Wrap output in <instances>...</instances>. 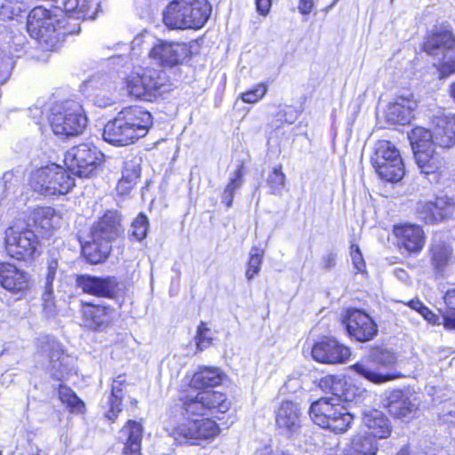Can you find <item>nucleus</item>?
Returning <instances> with one entry per match:
<instances>
[{"mask_svg":"<svg viewBox=\"0 0 455 455\" xmlns=\"http://www.w3.org/2000/svg\"><path fill=\"white\" fill-rule=\"evenodd\" d=\"M58 269V260L51 258L47 260V270L44 280V289H52Z\"/></svg>","mask_w":455,"mask_h":455,"instance_id":"obj_52","label":"nucleus"},{"mask_svg":"<svg viewBox=\"0 0 455 455\" xmlns=\"http://www.w3.org/2000/svg\"><path fill=\"white\" fill-rule=\"evenodd\" d=\"M37 245L38 239L35 232L24 226L14 224L5 231V248L12 258L30 259Z\"/></svg>","mask_w":455,"mask_h":455,"instance_id":"obj_14","label":"nucleus"},{"mask_svg":"<svg viewBox=\"0 0 455 455\" xmlns=\"http://www.w3.org/2000/svg\"><path fill=\"white\" fill-rule=\"evenodd\" d=\"M285 174L282 172V166H276L268 175L267 184L270 188V193L275 196H281L285 186Z\"/></svg>","mask_w":455,"mask_h":455,"instance_id":"obj_42","label":"nucleus"},{"mask_svg":"<svg viewBox=\"0 0 455 455\" xmlns=\"http://www.w3.org/2000/svg\"><path fill=\"white\" fill-rule=\"evenodd\" d=\"M361 412L363 421L369 429V433L365 434L367 436H371L374 439L389 436L391 433L390 423L383 412L375 409H363Z\"/></svg>","mask_w":455,"mask_h":455,"instance_id":"obj_28","label":"nucleus"},{"mask_svg":"<svg viewBox=\"0 0 455 455\" xmlns=\"http://www.w3.org/2000/svg\"><path fill=\"white\" fill-rule=\"evenodd\" d=\"M350 355L351 351L348 347L331 338H325L316 342L312 347V357L323 363H343Z\"/></svg>","mask_w":455,"mask_h":455,"instance_id":"obj_22","label":"nucleus"},{"mask_svg":"<svg viewBox=\"0 0 455 455\" xmlns=\"http://www.w3.org/2000/svg\"><path fill=\"white\" fill-rule=\"evenodd\" d=\"M25 12V4L18 0H4L0 5L3 19L12 20Z\"/></svg>","mask_w":455,"mask_h":455,"instance_id":"obj_44","label":"nucleus"},{"mask_svg":"<svg viewBox=\"0 0 455 455\" xmlns=\"http://www.w3.org/2000/svg\"><path fill=\"white\" fill-rule=\"evenodd\" d=\"M41 352L47 356V371L52 379L62 380L76 369V359L64 352L63 346L50 336L40 339Z\"/></svg>","mask_w":455,"mask_h":455,"instance_id":"obj_12","label":"nucleus"},{"mask_svg":"<svg viewBox=\"0 0 455 455\" xmlns=\"http://www.w3.org/2000/svg\"><path fill=\"white\" fill-rule=\"evenodd\" d=\"M351 259L355 268L358 272H363L365 270V262L363 254L359 246L356 244L351 245Z\"/></svg>","mask_w":455,"mask_h":455,"instance_id":"obj_53","label":"nucleus"},{"mask_svg":"<svg viewBox=\"0 0 455 455\" xmlns=\"http://www.w3.org/2000/svg\"><path fill=\"white\" fill-rule=\"evenodd\" d=\"M444 302L450 310L455 312V288L447 291L444 295Z\"/></svg>","mask_w":455,"mask_h":455,"instance_id":"obj_61","label":"nucleus"},{"mask_svg":"<svg viewBox=\"0 0 455 455\" xmlns=\"http://www.w3.org/2000/svg\"><path fill=\"white\" fill-rule=\"evenodd\" d=\"M417 217L426 224H434L449 219L455 212L453 198L442 195L432 200H419L415 205Z\"/></svg>","mask_w":455,"mask_h":455,"instance_id":"obj_16","label":"nucleus"},{"mask_svg":"<svg viewBox=\"0 0 455 455\" xmlns=\"http://www.w3.org/2000/svg\"><path fill=\"white\" fill-rule=\"evenodd\" d=\"M30 185L34 191L45 196L67 194L75 180L61 166L51 164L32 172Z\"/></svg>","mask_w":455,"mask_h":455,"instance_id":"obj_9","label":"nucleus"},{"mask_svg":"<svg viewBox=\"0 0 455 455\" xmlns=\"http://www.w3.org/2000/svg\"><path fill=\"white\" fill-rule=\"evenodd\" d=\"M218 424L211 419H195L182 423L173 429L172 435L180 443L199 444L202 440H212L218 435Z\"/></svg>","mask_w":455,"mask_h":455,"instance_id":"obj_15","label":"nucleus"},{"mask_svg":"<svg viewBox=\"0 0 455 455\" xmlns=\"http://www.w3.org/2000/svg\"><path fill=\"white\" fill-rule=\"evenodd\" d=\"M368 357L372 363L377 364L383 370L392 369L397 361V357L393 351L382 347H372Z\"/></svg>","mask_w":455,"mask_h":455,"instance_id":"obj_39","label":"nucleus"},{"mask_svg":"<svg viewBox=\"0 0 455 455\" xmlns=\"http://www.w3.org/2000/svg\"><path fill=\"white\" fill-rule=\"evenodd\" d=\"M140 177V166L136 159L125 161L122 171V177L119 180L116 189L119 194H128L136 185Z\"/></svg>","mask_w":455,"mask_h":455,"instance_id":"obj_35","label":"nucleus"},{"mask_svg":"<svg viewBox=\"0 0 455 455\" xmlns=\"http://www.w3.org/2000/svg\"><path fill=\"white\" fill-rule=\"evenodd\" d=\"M256 8L259 14L267 15L272 5V0H255Z\"/></svg>","mask_w":455,"mask_h":455,"instance_id":"obj_58","label":"nucleus"},{"mask_svg":"<svg viewBox=\"0 0 455 455\" xmlns=\"http://www.w3.org/2000/svg\"><path fill=\"white\" fill-rule=\"evenodd\" d=\"M152 124L151 114L140 107L124 108L107 123L103 129L105 141L124 147L144 137Z\"/></svg>","mask_w":455,"mask_h":455,"instance_id":"obj_2","label":"nucleus"},{"mask_svg":"<svg viewBox=\"0 0 455 455\" xmlns=\"http://www.w3.org/2000/svg\"><path fill=\"white\" fill-rule=\"evenodd\" d=\"M267 91V85L264 84H259L252 90L243 93L241 98L246 103H255L263 98Z\"/></svg>","mask_w":455,"mask_h":455,"instance_id":"obj_50","label":"nucleus"},{"mask_svg":"<svg viewBox=\"0 0 455 455\" xmlns=\"http://www.w3.org/2000/svg\"><path fill=\"white\" fill-rule=\"evenodd\" d=\"M378 451L376 440L363 434L355 435L347 455H376Z\"/></svg>","mask_w":455,"mask_h":455,"instance_id":"obj_38","label":"nucleus"},{"mask_svg":"<svg viewBox=\"0 0 455 455\" xmlns=\"http://www.w3.org/2000/svg\"><path fill=\"white\" fill-rule=\"evenodd\" d=\"M189 54V47L184 43L159 40L150 50L149 57L163 67L172 68L182 64Z\"/></svg>","mask_w":455,"mask_h":455,"instance_id":"obj_21","label":"nucleus"},{"mask_svg":"<svg viewBox=\"0 0 455 455\" xmlns=\"http://www.w3.org/2000/svg\"><path fill=\"white\" fill-rule=\"evenodd\" d=\"M27 30L46 50L52 51L66 35L78 33L79 24H69L60 8L35 7L28 15Z\"/></svg>","mask_w":455,"mask_h":455,"instance_id":"obj_1","label":"nucleus"},{"mask_svg":"<svg viewBox=\"0 0 455 455\" xmlns=\"http://www.w3.org/2000/svg\"><path fill=\"white\" fill-rule=\"evenodd\" d=\"M199 398L204 404L207 413L220 412L225 413L230 408V402L226 394L212 389L199 392Z\"/></svg>","mask_w":455,"mask_h":455,"instance_id":"obj_34","label":"nucleus"},{"mask_svg":"<svg viewBox=\"0 0 455 455\" xmlns=\"http://www.w3.org/2000/svg\"><path fill=\"white\" fill-rule=\"evenodd\" d=\"M11 76V63L3 62L0 67V84H4Z\"/></svg>","mask_w":455,"mask_h":455,"instance_id":"obj_60","label":"nucleus"},{"mask_svg":"<svg viewBox=\"0 0 455 455\" xmlns=\"http://www.w3.org/2000/svg\"><path fill=\"white\" fill-rule=\"evenodd\" d=\"M125 387V380L123 379L121 376H118L116 379L113 380L111 393L107 402L108 409L105 412V417L110 422H114L118 414L123 411L122 402Z\"/></svg>","mask_w":455,"mask_h":455,"instance_id":"obj_31","label":"nucleus"},{"mask_svg":"<svg viewBox=\"0 0 455 455\" xmlns=\"http://www.w3.org/2000/svg\"><path fill=\"white\" fill-rule=\"evenodd\" d=\"M74 393L75 392L68 387L64 386V385H60L59 398L63 403H66L70 399V397L73 395Z\"/></svg>","mask_w":455,"mask_h":455,"instance_id":"obj_59","label":"nucleus"},{"mask_svg":"<svg viewBox=\"0 0 455 455\" xmlns=\"http://www.w3.org/2000/svg\"><path fill=\"white\" fill-rule=\"evenodd\" d=\"M49 122L56 135L68 138L82 134L88 119L78 101L68 100L52 108Z\"/></svg>","mask_w":455,"mask_h":455,"instance_id":"obj_6","label":"nucleus"},{"mask_svg":"<svg viewBox=\"0 0 455 455\" xmlns=\"http://www.w3.org/2000/svg\"><path fill=\"white\" fill-rule=\"evenodd\" d=\"M263 251L259 247H252L250 251V259L245 273L248 281H251L260 271V266L263 259Z\"/></svg>","mask_w":455,"mask_h":455,"instance_id":"obj_43","label":"nucleus"},{"mask_svg":"<svg viewBox=\"0 0 455 455\" xmlns=\"http://www.w3.org/2000/svg\"><path fill=\"white\" fill-rule=\"evenodd\" d=\"M53 288L52 289H44V292L42 294V300L44 303V307L45 309L52 310L54 303H53Z\"/></svg>","mask_w":455,"mask_h":455,"instance_id":"obj_57","label":"nucleus"},{"mask_svg":"<svg viewBox=\"0 0 455 455\" xmlns=\"http://www.w3.org/2000/svg\"><path fill=\"white\" fill-rule=\"evenodd\" d=\"M223 373L219 368L204 367L196 371L191 379V386L196 389H205L221 384Z\"/></svg>","mask_w":455,"mask_h":455,"instance_id":"obj_36","label":"nucleus"},{"mask_svg":"<svg viewBox=\"0 0 455 455\" xmlns=\"http://www.w3.org/2000/svg\"><path fill=\"white\" fill-rule=\"evenodd\" d=\"M103 156L104 155L96 146L82 143L71 148L65 154L64 162L73 175L89 178L96 171Z\"/></svg>","mask_w":455,"mask_h":455,"instance_id":"obj_11","label":"nucleus"},{"mask_svg":"<svg viewBox=\"0 0 455 455\" xmlns=\"http://www.w3.org/2000/svg\"><path fill=\"white\" fill-rule=\"evenodd\" d=\"M352 370L365 379L374 383L381 384L387 381L400 378L401 374L390 373L380 370L372 369L369 364L357 363L352 366Z\"/></svg>","mask_w":455,"mask_h":455,"instance_id":"obj_37","label":"nucleus"},{"mask_svg":"<svg viewBox=\"0 0 455 455\" xmlns=\"http://www.w3.org/2000/svg\"><path fill=\"white\" fill-rule=\"evenodd\" d=\"M76 283L84 292L96 297L115 299L120 291L119 282L113 275H79Z\"/></svg>","mask_w":455,"mask_h":455,"instance_id":"obj_18","label":"nucleus"},{"mask_svg":"<svg viewBox=\"0 0 455 455\" xmlns=\"http://www.w3.org/2000/svg\"><path fill=\"white\" fill-rule=\"evenodd\" d=\"M143 427L135 420H128L119 433V439L124 442V455H141V440Z\"/></svg>","mask_w":455,"mask_h":455,"instance_id":"obj_29","label":"nucleus"},{"mask_svg":"<svg viewBox=\"0 0 455 455\" xmlns=\"http://www.w3.org/2000/svg\"><path fill=\"white\" fill-rule=\"evenodd\" d=\"M309 415L315 424L337 434L347 431L354 419V416L341 404L339 398L335 395L322 397L312 403Z\"/></svg>","mask_w":455,"mask_h":455,"instance_id":"obj_4","label":"nucleus"},{"mask_svg":"<svg viewBox=\"0 0 455 455\" xmlns=\"http://www.w3.org/2000/svg\"><path fill=\"white\" fill-rule=\"evenodd\" d=\"M243 165L241 164L231 175L229 178V181L225 188V191L230 192L231 194L235 195V191L239 189L243 183Z\"/></svg>","mask_w":455,"mask_h":455,"instance_id":"obj_51","label":"nucleus"},{"mask_svg":"<svg viewBox=\"0 0 455 455\" xmlns=\"http://www.w3.org/2000/svg\"><path fill=\"white\" fill-rule=\"evenodd\" d=\"M343 323L348 335L360 342L371 340L378 333L377 323L368 314L360 309H347Z\"/></svg>","mask_w":455,"mask_h":455,"instance_id":"obj_17","label":"nucleus"},{"mask_svg":"<svg viewBox=\"0 0 455 455\" xmlns=\"http://www.w3.org/2000/svg\"><path fill=\"white\" fill-rule=\"evenodd\" d=\"M337 254L335 252H329L328 254L323 256L321 259V265L323 269L331 270L336 265Z\"/></svg>","mask_w":455,"mask_h":455,"instance_id":"obj_55","label":"nucleus"},{"mask_svg":"<svg viewBox=\"0 0 455 455\" xmlns=\"http://www.w3.org/2000/svg\"><path fill=\"white\" fill-rule=\"evenodd\" d=\"M88 85L100 93H113L116 91L115 84L105 75L92 77L88 81Z\"/></svg>","mask_w":455,"mask_h":455,"instance_id":"obj_47","label":"nucleus"},{"mask_svg":"<svg viewBox=\"0 0 455 455\" xmlns=\"http://www.w3.org/2000/svg\"><path fill=\"white\" fill-rule=\"evenodd\" d=\"M211 5L207 0H172L163 13V20L171 29H198L208 20Z\"/></svg>","mask_w":455,"mask_h":455,"instance_id":"obj_3","label":"nucleus"},{"mask_svg":"<svg viewBox=\"0 0 455 455\" xmlns=\"http://www.w3.org/2000/svg\"><path fill=\"white\" fill-rule=\"evenodd\" d=\"M113 309L93 304L83 307L84 325L93 331H104L111 323Z\"/></svg>","mask_w":455,"mask_h":455,"instance_id":"obj_26","label":"nucleus"},{"mask_svg":"<svg viewBox=\"0 0 455 455\" xmlns=\"http://www.w3.org/2000/svg\"><path fill=\"white\" fill-rule=\"evenodd\" d=\"M455 37L452 32L445 28H436L424 43V51L442 62L438 65L439 78H447L455 73Z\"/></svg>","mask_w":455,"mask_h":455,"instance_id":"obj_8","label":"nucleus"},{"mask_svg":"<svg viewBox=\"0 0 455 455\" xmlns=\"http://www.w3.org/2000/svg\"><path fill=\"white\" fill-rule=\"evenodd\" d=\"M395 235L399 238V243L409 252L419 251L425 243L422 228L416 225L395 227Z\"/></svg>","mask_w":455,"mask_h":455,"instance_id":"obj_30","label":"nucleus"},{"mask_svg":"<svg viewBox=\"0 0 455 455\" xmlns=\"http://www.w3.org/2000/svg\"><path fill=\"white\" fill-rule=\"evenodd\" d=\"M313 0H299V10L300 13L304 15L309 14L313 9Z\"/></svg>","mask_w":455,"mask_h":455,"instance_id":"obj_62","label":"nucleus"},{"mask_svg":"<svg viewBox=\"0 0 455 455\" xmlns=\"http://www.w3.org/2000/svg\"><path fill=\"white\" fill-rule=\"evenodd\" d=\"M407 306L419 313L429 323H438L439 316L426 307L419 299H413L408 301Z\"/></svg>","mask_w":455,"mask_h":455,"instance_id":"obj_48","label":"nucleus"},{"mask_svg":"<svg viewBox=\"0 0 455 455\" xmlns=\"http://www.w3.org/2000/svg\"><path fill=\"white\" fill-rule=\"evenodd\" d=\"M64 11L72 13L76 19H93L94 12L90 11L89 0H64Z\"/></svg>","mask_w":455,"mask_h":455,"instance_id":"obj_40","label":"nucleus"},{"mask_svg":"<svg viewBox=\"0 0 455 455\" xmlns=\"http://www.w3.org/2000/svg\"><path fill=\"white\" fill-rule=\"evenodd\" d=\"M29 275L10 263H0V285L13 293L27 290Z\"/></svg>","mask_w":455,"mask_h":455,"instance_id":"obj_25","label":"nucleus"},{"mask_svg":"<svg viewBox=\"0 0 455 455\" xmlns=\"http://www.w3.org/2000/svg\"><path fill=\"white\" fill-rule=\"evenodd\" d=\"M319 387L338 396L341 402L366 406L371 400V395L364 388L345 379L344 377L328 375L319 381Z\"/></svg>","mask_w":455,"mask_h":455,"instance_id":"obj_13","label":"nucleus"},{"mask_svg":"<svg viewBox=\"0 0 455 455\" xmlns=\"http://www.w3.org/2000/svg\"><path fill=\"white\" fill-rule=\"evenodd\" d=\"M112 93H100L98 92L94 97V104L100 108H106L111 106L114 103Z\"/></svg>","mask_w":455,"mask_h":455,"instance_id":"obj_54","label":"nucleus"},{"mask_svg":"<svg viewBox=\"0 0 455 455\" xmlns=\"http://www.w3.org/2000/svg\"><path fill=\"white\" fill-rule=\"evenodd\" d=\"M417 101L412 95L399 96L390 103L386 111V120L390 124H406L413 117Z\"/></svg>","mask_w":455,"mask_h":455,"instance_id":"obj_24","label":"nucleus"},{"mask_svg":"<svg viewBox=\"0 0 455 455\" xmlns=\"http://www.w3.org/2000/svg\"><path fill=\"white\" fill-rule=\"evenodd\" d=\"M382 399L390 414L395 418L412 417L419 408V399L410 389L387 392Z\"/></svg>","mask_w":455,"mask_h":455,"instance_id":"obj_19","label":"nucleus"},{"mask_svg":"<svg viewBox=\"0 0 455 455\" xmlns=\"http://www.w3.org/2000/svg\"><path fill=\"white\" fill-rule=\"evenodd\" d=\"M443 326L447 330L455 331V317L451 315H443Z\"/></svg>","mask_w":455,"mask_h":455,"instance_id":"obj_63","label":"nucleus"},{"mask_svg":"<svg viewBox=\"0 0 455 455\" xmlns=\"http://www.w3.org/2000/svg\"><path fill=\"white\" fill-rule=\"evenodd\" d=\"M300 412L298 405L285 401L281 403L275 412V423L282 433L291 435L299 428Z\"/></svg>","mask_w":455,"mask_h":455,"instance_id":"obj_27","label":"nucleus"},{"mask_svg":"<svg viewBox=\"0 0 455 455\" xmlns=\"http://www.w3.org/2000/svg\"><path fill=\"white\" fill-rule=\"evenodd\" d=\"M234 196L235 195L231 194L230 192L225 190L223 191L221 200L222 203L225 204L228 208H229L232 205Z\"/></svg>","mask_w":455,"mask_h":455,"instance_id":"obj_64","label":"nucleus"},{"mask_svg":"<svg viewBox=\"0 0 455 455\" xmlns=\"http://www.w3.org/2000/svg\"><path fill=\"white\" fill-rule=\"evenodd\" d=\"M148 220L143 213H140L133 220L131 226L132 235L137 241H142L148 234Z\"/></svg>","mask_w":455,"mask_h":455,"instance_id":"obj_46","label":"nucleus"},{"mask_svg":"<svg viewBox=\"0 0 455 455\" xmlns=\"http://www.w3.org/2000/svg\"><path fill=\"white\" fill-rule=\"evenodd\" d=\"M416 164L422 173L434 174L443 165V157L435 150L431 128L415 127L408 132Z\"/></svg>","mask_w":455,"mask_h":455,"instance_id":"obj_7","label":"nucleus"},{"mask_svg":"<svg viewBox=\"0 0 455 455\" xmlns=\"http://www.w3.org/2000/svg\"><path fill=\"white\" fill-rule=\"evenodd\" d=\"M54 210L51 207L36 210L33 213V221L35 226L45 230L50 229L53 225L52 220Z\"/></svg>","mask_w":455,"mask_h":455,"instance_id":"obj_45","label":"nucleus"},{"mask_svg":"<svg viewBox=\"0 0 455 455\" xmlns=\"http://www.w3.org/2000/svg\"><path fill=\"white\" fill-rule=\"evenodd\" d=\"M90 237L91 240L82 246L83 254L90 263H100L108 257L112 246L103 239H96L92 235Z\"/></svg>","mask_w":455,"mask_h":455,"instance_id":"obj_32","label":"nucleus"},{"mask_svg":"<svg viewBox=\"0 0 455 455\" xmlns=\"http://www.w3.org/2000/svg\"><path fill=\"white\" fill-rule=\"evenodd\" d=\"M451 257V249L443 244H436L432 248V264L437 273H442Z\"/></svg>","mask_w":455,"mask_h":455,"instance_id":"obj_41","label":"nucleus"},{"mask_svg":"<svg viewBox=\"0 0 455 455\" xmlns=\"http://www.w3.org/2000/svg\"><path fill=\"white\" fill-rule=\"evenodd\" d=\"M66 404L72 410L76 411H82L84 408V402L76 395V393L73 394V395L70 397V399L66 403Z\"/></svg>","mask_w":455,"mask_h":455,"instance_id":"obj_56","label":"nucleus"},{"mask_svg":"<svg viewBox=\"0 0 455 455\" xmlns=\"http://www.w3.org/2000/svg\"><path fill=\"white\" fill-rule=\"evenodd\" d=\"M429 124L435 146L450 148L455 145V116L444 110H436L429 117Z\"/></svg>","mask_w":455,"mask_h":455,"instance_id":"obj_20","label":"nucleus"},{"mask_svg":"<svg viewBox=\"0 0 455 455\" xmlns=\"http://www.w3.org/2000/svg\"><path fill=\"white\" fill-rule=\"evenodd\" d=\"M126 78L129 93L145 101H154L171 90L167 74L154 68H140Z\"/></svg>","mask_w":455,"mask_h":455,"instance_id":"obj_5","label":"nucleus"},{"mask_svg":"<svg viewBox=\"0 0 455 455\" xmlns=\"http://www.w3.org/2000/svg\"><path fill=\"white\" fill-rule=\"evenodd\" d=\"M371 163L379 176L388 182L400 181L405 173L400 152L387 140L375 144Z\"/></svg>","mask_w":455,"mask_h":455,"instance_id":"obj_10","label":"nucleus"},{"mask_svg":"<svg viewBox=\"0 0 455 455\" xmlns=\"http://www.w3.org/2000/svg\"><path fill=\"white\" fill-rule=\"evenodd\" d=\"M211 330L204 322H201L197 327L196 341V347L199 351H203L212 345V338L210 335Z\"/></svg>","mask_w":455,"mask_h":455,"instance_id":"obj_49","label":"nucleus"},{"mask_svg":"<svg viewBox=\"0 0 455 455\" xmlns=\"http://www.w3.org/2000/svg\"><path fill=\"white\" fill-rule=\"evenodd\" d=\"M203 400L199 398V392L196 395L192 394H184L180 395L179 398L180 407L182 416L188 420L190 421L199 417H204L208 415L204 404L202 403Z\"/></svg>","mask_w":455,"mask_h":455,"instance_id":"obj_33","label":"nucleus"},{"mask_svg":"<svg viewBox=\"0 0 455 455\" xmlns=\"http://www.w3.org/2000/svg\"><path fill=\"white\" fill-rule=\"evenodd\" d=\"M123 232L121 215L116 211L106 212L91 228V235L103 239L110 245Z\"/></svg>","mask_w":455,"mask_h":455,"instance_id":"obj_23","label":"nucleus"}]
</instances>
